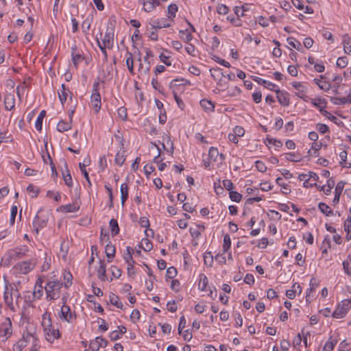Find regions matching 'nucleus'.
<instances>
[{"label":"nucleus","instance_id":"nucleus-24","mask_svg":"<svg viewBox=\"0 0 351 351\" xmlns=\"http://www.w3.org/2000/svg\"><path fill=\"white\" fill-rule=\"evenodd\" d=\"M343 51L349 54L351 52V38L348 35H345L343 38Z\"/></svg>","mask_w":351,"mask_h":351},{"label":"nucleus","instance_id":"nucleus-58","mask_svg":"<svg viewBox=\"0 0 351 351\" xmlns=\"http://www.w3.org/2000/svg\"><path fill=\"white\" fill-rule=\"evenodd\" d=\"M168 14H169V17H175L176 13L178 11V6L176 4H171L167 8Z\"/></svg>","mask_w":351,"mask_h":351},{"label":"nucleus","instance_id":"nucleus-45","mask_svg":"<svg viewBox=\"0 0 351 351\" xmlns=\"http://www.w3.org/2000/svg\"><path fill=\"white\" fill-rule=\"evenodd\" d=\"M124 151L123 152H119L116 156H115V162L116 164H117L119 166H121L123 162H125V154H124Z\"/></svg>","mask_w":351,"mask_h":351},{"label":"nucleus","instance_id":"nucleus-1","mask_svg":"<svg viewBox=\"0 0 351 351\" xmlns=\"http://www.w3.org/2000/svg\"><path fill=\"white\" fill-rule=\"evenodd\" d=\"M42 326L46 339L53 343L55 339H58L60 337V333L58 328H56L51 323L50 315L45 313L43 315Z\"/></svg>","mask_w":351,"mask_h":351},{"label":"nucleus","instance_id":"nucleus-18","mask_svg":"<svg viewBox=\"0 0 351 351\" xmlns=\"http://www.w3.org/2000/svg\"><path fill=\"white\" fill-rule=\"evenodd\" d=\"M345 184L346 182L343 181H340L337 183L335 188V197L332 201L334 204H337L339 202V197L342 193Z\"/></svg>","mask_w":351,"mask_h":351},{"label":"nucleus","instance_id":"nucleus-26","mask_svg":"<svg viewBox=\"0 0 351 351\" xmlns=\"http://www.w3.org/2000/svg\"><path fill=\"white\" fill-rule=\"evenodd\" d=\"M200 105L206 112H213L215 108L214 104L206 99L200 101Z\"/></svg>","mask_w":351,"mask_h":351},{"label":"nucleus","instance_id":"nucleus-17","mask_svg":"<svg viewBox=\"0 0 351 351\" xmlns=\"http://www.w3.org/2000/svg\"><path fill=\"white\" fill-rule=\"evenodd\" d=\"M5 108L7 110H12L15 106V99L13 94H6L4 98Z\"/></svg>","mask_w":351,"mask_h":351},{"label":"nucleus","instance_id":"nucleus-30","mask_svg":"<svg viewBox=\"0 0 351 351\" xmlns=\"http://www.w3.org/2000/svg\"><path fill=\"white\" fill-rule=\"evenodd\" d=\"M208 284V280L207 277L203 274H200L199 280V283H198L199 289L203 291H206Z\"/></svg>","mask_w":351,"mask_h":351},{"label":"nucleus","instance_id":"nucleus-43","mask_svg":"<svg viewBox=\"0 0 351 351\" xmlns=\"http://www.w3.org/2000/svg\"><path fill=\"white\" fill-rule=\"evenodd\" d=\"M351 349V339L349 341L343 340L339 346V351H346Z\"/></svg>","mask_w":351,"mask_h":351},{"label":"nucleus","instance_id":"nucleus-46","mask_svg":"<svg viewBox=\"0 0 351 351\" xmlns=\"http://www.w3.org/2000/svg\"><path fill=\"white\" fill-rule=\"evenodd\" d=\"M302 341V339L300 333H298V335L295 336L293 340V346L294 348L296 349L298 351H300Z\"/></svg>","mask_w":351,"mask_h":351},{"label":"nucleus","instance_id":"nucleus-52","mask_svg":"<svg viewBox=\"0 0 351 351\" xmlns=\"http://www.w3.org/2000/svg\"><path fill=\"white\" fill-rule=\"evenodd\" d=\"M229 195L230 199L236 202H239L242 199V195L237 191H230Z\"/></svg>","mask_w":351,"mask_h":351},{"label":"nucleus","instance_id":"nucleus-54","mask_svg":"<svg viewBox=\"0 0 351 351\" xmlns=\"http://www.w3.org/2000/svg\"><path fill=\"white\" fill-rule=\"evenodd\" d=\"M64 279L66 280V283L64 284V287L66 288L69 287L72 284L73 276L71 272L67 271L64 274Z\"/></svg>","mask_w":351,"mask_h":351},{"label":"nucleus","instance_id":"nucleus-15","mask_svg":"<svg viewBox=\"0 0 351 351\" xmlns=\"http://www.w3.org/2000/svg\"><path fill=\"white\" fill-rule=\"evenodd\" d=\"M160 0H140L143 5V10L149 12L155 9V8L160 5Z\"/></svg>","mask_w":351,"mask_h":351},{"label":"nucleus","instance_id":"nucleus-60","mask_svg":"<svg viewBox=\"0 0 351 351\" xmlns=\"http://www.w3.org/2000/svg\"><path fill=\"white\" fill-rule=\"evenodd\" d=\"M282 178H280V177H279V178H278L276 179V183H277L279 186H282V188L285 190L284 191H282V193H285V194H288V193H289L291 192V189H290L289 188H288V186H287V184H285L282 183Z\"/></svg>","mask_w":351,"mask_h":351},{"label":"nucleus","instance_id":"nucleus-2","mask_svg":"<svg viewBox=\"0 0 351 351\" xmlns=\"http://www.w3.org/2000/svg\"><path fill=\"white\" fill-rule=\"evenodd\" d=\"M37 340L34 328L33 327L27 328L26 331L23 332V337L14 346V351H22L23 348L26 347L28 343L33 344L36 343Z\"/></svg>","mask_w":351,"mask_h":351},{"label":"nucleus","instance_id":"nucleus-40","mask_svg":"<svg viewBox=\"0 0 351 351\" xmlns=\"http://www.w3.org/2000/svg\"><path fill=\"white\" fill-rule=\"evenodd\" d=\"M343 267L346 274L351 277V256H348V259L343 262Z\"/></svg>","mask_w":351,"mask_h":351},{"label":"nucleus","instance_id":"nucleus-5","mask_svg":"<svg viewBox=\"0 0 351 351\" xmlns=\"http://www.w3.org/2000/svg\"><path fill=\"white\" fill-rule=\"evenodd\" d=\"M350 308L351 300H343L338 304L337 308L332 313V317L337 319L343 318L346 316Z\"/></svg>","mask_w":351,"mask_h":351},{"label":"nucleus","instance_id":"nucleus-11","mask_svg":"<svg viewBox=\"0 0 351 351\" xmlns=\"http://www.w3.org/2000/svg\"><path fill=\"white\" fill-rule=\"evenodd\" d=\"M210 74H211V76L213 77V79L215 80H219V82L218 83V84L221 86H228V83L227 82H222V77L224 76L223 72H222V69L219 68V67H217V68H213V69H210Z\"/></svg>","mask_w":351,"mask_h":351},{"label":"nucleus","instance_id":"nucleus-19","mask_svg":"<svg viewBox=\"0 0 351 351\" xmlns=\"http://www.w3.org/2000/svg\"><path fill=\"white\" fill-rule=\"evenodd\" d=\"M337 342V339L331 336L324 344L322 351H332Z\"/></svg>","mask_w":351,"mask_h":351},{"label":"nucleus","instance_id":"nucleus-32","mask_svg":"<svg viewBox=\"0 0 351 351\" xmlns=\"http://www.w3.org/2000/svg\"><path fill=\"white\" fill-rule=\"evenodd\" d=\"M71 128V122H66L64 121H60L57 125V130L60 132L68 131Z\"/></svg>","mask_w":351,"mask_h":351},{"label":"nucleus","instance_id":"nucleus-6","mask_svg":"<svg viewBox=\"0 0 351 351\" xmlns=\"http://www.w3.org/2000/svg\"><path fill=\"white\" fill-rule=\"evenodd\" d=\"M36 263L33 260L22 261L14 265L13 269L18 274H27L35 267Z\"/></svg>","mask_w":351,"mask_h":351},{"label":"nucleus","instance_id":"nucleus-47","mask_svg":"<svg viewBox=\"0 0 351 351\" xmlns=\"http://www.w3.org/2000/svg\"><path fill=\"white\" fill-rule=\"evenodd\" d=\"M179 33L180 34V37L186 42L191 41L193 38L191 33H190L187 29L180 30Z\"/></svg>","mask_w":351,"mask_h":351},{"label":"nucleus","instance_id":"nucleus-41","mask_svg":"<svg viewBox=\"0 0 351 351\" xmlns=\"http://www.w3.org/2000/svg\"><path fill=\"white\" fill-rule=\"evenodd\" d=\"M43 294V285H35L34 289L33 291V296L35 299H40Z\"/></svg>","mask_w":351,"mask_h":351},{"label":"nucleus","instance_id":"nucleus-42","mask_svg":"<svg viewBox=\"0 0 351 351\" xmlns=\"http://www.w3.org/2000/svg\"><path fill=\"white\" fill-rule=\"evenodd\" d=\"M12 294L13 293L10 292L8 286H6L3 298L5 304L8 305H11L12 304Z\"/></svg>","mask_w":351,"mask_h":351},{"label":"nucleus","instance_id":"nucleus-59","mask_svg":"<svg viewBox=\"0 0 351 351\" xmlns=\"http://www.w3.org/2000/svg\"><path fill=\"white\" fill-rule=\"evenodd\" d=\"M312 104L317 108H322L326 107V102L324 99H312Z\"/></svg>","mask_w":351,"mask_h":351},{"label":"nucleus","instance_id":"nucleus-8","mask_svg":"<svg viewBox=\"0 0 351 351\" xmlns=\"http://www.w3.org/2000/svg\"><path fill=\"white\" fill-rule=\"evenodd\" d=\"M91 103L96 112H99L101 108V96L99 93V82L93 84V93L91 95Z\"/></svg>","mask_w":351,"mask_h":351},{"label":"nucleus","instance_id":"nucleus-64","mask_svg":"<svg viewBox=\"0 0 351 351\" xmlns=\"http://www.w3.org/2000/svg\"><path fill=\"white\" fill-rule=\"evenodd\" d=\"M117 113H118L119 117L122 120H126L128 114H127V110L125 108H124V107L119 108L117 110Z\"/></svg>","mask_w":351,"mask_h":351},{"label":"nucleus","instance_id":"nucleus-7","mask_svg":"<svg viewBox=\"0 0 351 351\" xmlns=\"http://www.w3.org/2000/svg\"><path fill=\"white\" fill-rule=\"evenodd\" d=\"M43 209H40L33 220V227L36 234H38L39 230L47 226L48 217L43 215Z\"/></svg>","mask_w":351,"mask_h":351},{"label":"nucleus","instance_id":"nucleus-13","mask_svg":"<svg viewBox=\"0 0 351 351\" xmlns=\"http://www.w3.org/2000/svg\"><path fill=\"white\" fill-rule=\"evenodd\" d=\"M276 93L278 102L283 106H288L290 103L289 93L286 91H282L279 88H277Z\"/></svg>","mask_w":351,"mask_h":351},{"label":"nucleus","instance_id":"nucleus-10","mask_svg":"<svg viewBox=\"0 0 351 351\" xmlns=\"http://www.w3.org/2000/svg\"><path fill=\"white\" fill-rule=\"evenodd\" d=\"M107 345L108 341L106 339L97 337L95 340L90 342L89 347L93 351H98L101 347L106 348Z\"/></svg>","mask_w":351,"mask_h":351},{"label":"nucleus","instance_id":"nucleus-51","mask_svg":"<svg viewBox=\"0 0 351 351\" xmlns=\"http://www.w3.org/2000/svg\"><path fill=\"white\" fill-rule=\"evenodd\" d=\"M66 168H67V165H66ZM66 172H67V173L66 175H64L63 173V179H64V181L65 184L69 187H71L73 186L72 177L71 176L68 169H66Z\"/></svg>","mask_w":351,"mask_h":351},{"label":"nucleus","instance_id":"nucleus-55","mask_svg":"<svg viewBox=\"0 0 351 351\" xmlns=\"http://www.w3.org/2000/svg\"><path fill=\"white\" fill-rule=\"evenodd\" d=\"M150 69L149 62L147 63V66H143V64L141 62L138 66V71L141 75H147Z\"/></svg>","mask_w":351,"mask_h":351},{"label":"nucleus","instance_id":"nucleus-56","mask_svg":"<svg viewBox=\"0 0 351 351\" xmlns=\"http://www.w3.org/2000/svg\"><path fill=\"white\" fill-rule=\"evenodd\" d=\"M219 156V152L217 148L210 147L208 152V156L210 159L215 161L217 160V156Z\"/></svg>","mask_w":351,"mask_h":351},{"label":"nucleus","instance_id":"nucleus-9","mask_svg":"<svg viewBox=\"0 0 351 351\" xmlns=\"http://www.w3.org/2000/svg\"><path fill=\"white\" fill-rule=\"evenodd\" d=\"M12 322L9 317H5L0 326V337L5 338L3 341L7 340L12 335Z\"/></svg>","mask_w":351,"mask_h":351},{"label":"nucleus","instance_id":"nucleus-35","mask_svg":"<svg viewBox=\"0 0 351 351\" xmlns=\"http://www.w3.org/2000/svg\"><path fill=\"white\" fill-rule=\"evenodd\" d=\"M46 116V111L42 110L38 117L36 119V123H35V128L37 130L40 131L42 130V124H43V118Z\"/></svg>","mask_w":351,"mask_h":351},{"label":"nucleus","instance_id":"nucleus-29","mask_svg":"<svg viewBox=\"0 0 351 351\" xmlns=\"http://www.w3.org/2000/svg\"><path fill=\"white\" fill-rule=\"evenodd\" d=\"M162 141L166 143L167 145H169V148L166 149V152L169 153L171 155H173V141L171 140L170 136L168 134H165L162 136Z\"/></svg>","mask_w":351,"mask_h":351},{"label":"nucleus","instance_id":"nucleus-27","mask_svg":"<svg viewBox=\"0 0 351 351\" xmlns=\"http://www.w3.org/2000/svg\"><path fill=\"white\" fill-rule=\"evenodd\" d=\"M62 90L60 91H58V97L59 99L62 104H64V103L66 101L67 98V92H69L71 94V93L66 88L65 84H62L61 85Z\"/></svg>","mask_w":351,"mask_h":351},{"label":"nucleus","instance_id":"nucleus-28","mask_svg":"<svg viewBox=\"0 0 351 351\" xmlns=\"http://www.w3.org/2000/svg\"><path fill=\"white\" fill-rule=\"evenodd\" d=\"M134 250L131 247H127V252L124 254L123 258L125 261V262L128 263V265H134L135 261L132 258V254L133 253Z\"/></svg>","mask_w":351,"mask_h":351},{"label":"nucleus","instance_id":"nucleus-48","mask_svg":"<svg viewBox=\"0 0 351 351\" xmlns=\"http://www.w3.org/2000/svg\"><path fill=\"white\" fill-rule=\"evenodd\" d=\"M72 61L75 68H77L78 63L83 59V58L80 54H75L74 53V50H75V49L72 48Z\"/></svg>","mask_w":351,"mask_h":351},{"label":"nucleus","instance_id":"nucleus-61","mask_svg":"<svg viewBox=\"0 0 351 351\" xmlns=\"http://www.w3.org/2000/svg\"><path fill=\"white\" fill-rule=\"evenodd\" d=\"M336 64L338 67L341 69L345 68L348 64L347 58L345 56L339 58L337 60Z\"/></svg>","mask_w":351,"mask_h":351},{"label":"nucleus","instance_id":"nucleus-20","mask_svg":"<svg viewBox=\"0 0 351 351\" xmlns=\"http://www.w3.org/2000/svg\"><path fill=\"white\" fill-rule=\"evenodd\" d=\"M60 318L66 320L67 322L70 321L71 318V308L69 306L63 305L60 310Z\"/></svg>","mask_w":351,"mask_h":351},{"label":"nucleus","instance_id":"nucleus-50","mask_svg":"<svg viewBox=\"0 0 351 351\" xmlns=\"http://www.w3.org/2000/svg\"><path fill=\"white\" fill-rule=\"evenodd\" d=\"M204 263L211 267L213 263V256L210 252H206L204 255Z\"/></svg>","mask_w":351,"mask_h":351},{"label":"nucleus","instance_id":"nucleus-3","mask_svg":"<svg viewBox=\"0 0 351 351\" xmlns=\"http://www.w3.org/2000/svg\"><path fill=\"white\" fill-rule=\"evenodd\" d=\"M62 287V283L58 280L48 282L45 286L47 299L48 300H57L60 297V292Z\"/></svg>","mask_w":351,"mask_h":351},{"label":"nucleus","instance_id":"nucleus-16","mask_svg":"<svg viewBox=\"0 0 351 351\" xmlns=\"http://www.w3.org/2000/svg\"><path fill=\"white\" fill-rule=\"evenodd\" d=\"M79 209L80 205L76 203H73L66 205H62L57 209V210L60 212L73 213L77 211Z\"/></svg>","mask_w":351,"mask_h":351},{"label":"nucleus","instance_id":"nucleus-14","mask_svg":"<svg viewBox=\"0 0 351 351\" xmlns=\"http://www.w3.org/2000/svg\"><path fill=\"white\" fill-rule=\"evenodd\" d=\"M149 25L152 26V29H161L162 27H170V23H168V19L162 18L161 19L151 20Z\"/></svg>","mask_w":351,"mask_h":351},{"label":"nucleus","instance_id":"nucleus-38","mask_svg":"<svg viewBox=\"0 0 351 351\" xmlns=\"http://www.w3.org/2000/svg\"><path fill=\"white\" fill-rule=\"evenodd\" d=\"M344 230L347 232V240L351 239V217H348L344 223Z\"/></svg>","mask_w":351,"mask_h":351},{"label":"nucleus","instance_id":"nucleus-39","mask_svg":"<svg viewBox=\"0 0 351 351\" xmlns=\"http://www.w3.org/2000/svg\"><path fill=\"white\" fill-rule=\"evenodd\" d=\"M287 43L298 51H300L302 49L301 43L293 37L287 38Z\"/></svg>","mask_w":351,"mask_h":351},{"label":"nucleus","instance_id":"nucleus-25","mask_svg":"<svg viewBox=\"0 0 351 351\" xmlns=\"http://www.w3.org/2000/svg\"><path fill=\"white\" fill-rule=\"evenodd\" d=\"M120 191L121 204L124 205L125 202L128 199V186L127 184H122L120 187Z\"/></svg>","mask_w":351,"mask_h":351},{"label":"nucleus","instance_id":"nucleus-57","mask_svg":"<svg viewBox=\"0 0 351 351\" xmlns=\"http://www.w3.org/2000/svg\"><path fill=\"white\" fill-rule=\"evenodd\" d=\"M217 12L219 14H226L229 12V8L224 4H219L217 7Z\"/></svg>","mask_w":351,"mask_h":351},{"label":"nucleus","instance_id":"nucleus-63","mask_svg":"<svg viewBox=\"0 0 351 351\" xmlns=\"http://www.w3.org/2000/svg\"><path fill=\"white\" fill-rule=\"evenodd\" d=\"M255 167L257 169V170L260 172H265L267 170V167L265 165V163L261 160H257L255 162Z\"/></svg>","mask_w":351,"mask_h":351},{"label":"nucleus","instance_id":"nucleus-23","mask_svg":"<svg viewBox=\"0 0 351 351\" xmlns=\"http://www.w3.org/2000/svg\"><path fill=\"white\" fill-rule=\"evenodd\" d=\"M292 86L298 91H299V93L296 94L297 96H298L300 98H303V97L304 96V93H306V87L301 82H293Z\"/></svg>","mask_w":351,"mask_h":351},{"label":"nucleus","instance_id":"nucleus-21","mask_svg":"<svg viewBox=\"0 0 351 351\" xmlns=\"http://www.w3.org/2000/svg\"><path fill=\"white\" fill-rule=\"evenodd\" d=\"M115 252V247L111 244V243H109L106 245L105 247V253L107 258H108V262H110L111 259L114 256Z\"/></svg>","mask_w":351,"mask_h":351},{"label":"nucleus","instance_id":"nucleus-4","mask_svg":"<svg viewBox=\"0 0 351 351\" xmlns=\"http://www.w3.org/2000/svg\"><path fill=\"white\" fill-rule=\"evenodd\" d=\"M27 252V247L26 246H23L22 247H16L9 250L6 254V257L4 260V265L8 266L10 261H16L24 257Z\"/></svg>","mask_w":351,"mask_h":351},{"label":"nucleus","instance_id":"nucleus-53","mask_svg":"<svg viewBox=\"0 0 351 351\" xmlns=\"http://www.w3.org/2000/svg\"><path fill=\"white\" fill-rule=\"evenodd\" d=\"M79 167H80V169L82 173H83L85 179L88 182L89 186H91V182H90V178H89L88 173L87 172V171L85 169L86 168V165L84 163H81L80 162L79 164Z\"/></svg>","mask_w":351,"mask_h":351},{"label":"nucleus","instance_id":"nucleus-12","mask_svg":"<svg viewBox=\"0 0 351 351\" xmlns=\"http://www.w3.org/2000/svg\"><path fill=\"white\" fill-rule=\"evenodd\" d=\"M102 43L104 44V47H107L108 49H112L114 46V31L113 29L109 30L107 29V31L104 35V38L102 39Z\"/></svg>","mask_w":351,"mask_h":351},{"label":"nucleus","instance_id":"nucleus-31","mask_svg":"<svg viewBox=\"0 0 351 351\" xmlns=\"http://www.w3.org/2000/svg\"><path fill=\"white\" fill-rule=\"evenodd\" d=\"M109 226L110 228L111 233L112 236H115L119 232V227L118 222L114 219H111L109 223Z\"/></svg>","mask_w":351,"mask_h":351},{"label":"nucleus","instance_id":"nucleus-36","mask_svg":"<svg viewBox=\"0 0 351 351\" xmlns=\"http://www.w3.org/2000/svg\"><path fill=\"white\" fill-rule=\"evenodd\" d=\"M310 288L308 289L306 295V300L308 302V297L310 296V292L315 291V289L319 286V282H317L316 279L315 278H312L310 280L309 283Z\"/></svg>","mask_w":351,"mask_h":351},{"label":"nucleus","instance_id":"nucleus-22","mask_svg":"<svg viewBox=\"0 0 351 351\" xmlns=\"http://www.w3.org/2000/svg\"><path fill=\"white\" fill-rule=\"evenodd\" d=\"M97 276H98V278L101 281L106 280V264L104 263V261H100V265L97 269Z\"/></svg>","mask_w":351,"mask_h":351},{"label":"nucleus","instance_id":"nucleus-33","mask_svg":"<svg viewBox=\"0 0 351 351\" xmlns=\"http://www.w3.org/2000/svg\"><path fill=\"white\" fill-rule=\"evenodd\" d=\"M110 303L116 307L122 309L123 304L119 300V298L114 293H111L109 296Z\"/></svg>","mask_w":351,"mask_h":351},{"label":"nucleus","instance_id":"nucleus-44","mask_svg":"<svg viewBox=\"0 0 351 351\" xmlns=\"http://www.w3.org/2000/svg\"><path fill=\"white\" fill-rule=\"evenodd\" d=\"M231 246V239L229 234H225L223 237V250L226 252Z\"/></svg>","mask_w":351,"mask_h":351},{"label":"nucleus","instance_id":"nucleus-37","mask_svg":"<svg viewBox=\"0 0 351 351\" xmlns=\"http://www.w3.org/2000/svg\"><path fill=\"white\" fill-rule=\"evenodd\" d=\"M126 56H127V58H126L125 63H126L127 67H128L129 71L132 74H133L134 73V65H133L132 54L130 52L127 51Z\"/></svg>","mask_w":351,"mask_h":351},{"label":"nucleus","instance_id":"nucleus-62","mask_svg":"<svg viewBox=\"0 0 351 351\" xmlns=\"http://www.w3.org/2000/svg\"><path fill=\"white\" fill-rule=\"evenodd\" d=\"M177 274V270L174 267L167 268L166 271V277L168 278H173Z\"/></svg>","mask_w":351,"mask_h":351},{"label":"nucleus","instance_id":"nucleus-34","mask_svg":"<svg viewBox=\"0 0 351 351\" xmlns=\"http://www.w3.org/2000/svg\"><path fill=\"white\" fill-rule=\"evenodd\" d=\"M318 208L319 210L325 214L326 216H331L333 215V211L330 208V207L323 202H320L318 204Z\"/></svg>","mask_w":351,"mask_h":351},{"label":"nucleus","instance_id":"nucleus-49","mask_svg":"<svg viewBox=\"0 0 351 351\" xmlns=\"http://www.w3.org/2000/svg\"><path fill=\"white\" fill-rule=\"evenodd\" d=\"M141 247L145 251L149 252L152 249L153 245L149 239H143L141 241Z\"/></svg>","mask_w":351,"mask_h":351}]
</instances>
